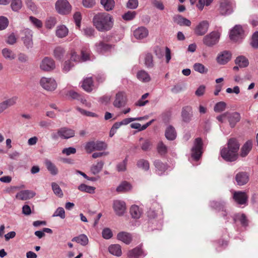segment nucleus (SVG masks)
Wrapping results in <instances>:
<instances>
[{
    "label": "nucleus",
    "mask_w": 258,
    "mask_h": 258,
    "mask_svg": "<svg viewBox=\"0 0 258 258\" xmlns=\"http://www.w3.org/2000/svg\"><path fill=\"white\" fill-rule=\"evenodd\" d=\"M93 24L98 31L106 32L112 29L114 20L110 14L105 12H101L97 13L94 16Z\"/></svg>",
    "instance_id": "nucleus-1"
},
{
    "label": "nucleus",
    "mask_w": 258,
    "mask_h": 258,
    "mask_svg": "<svg viewBox=\"0 0 258 258\" xmlns=\"http://www.w3.org/2000/svg\"><path fill=\"white\" fill-rule=\"evenodd\" d=\"M239 146V144L236 139L234 138L229 139L227 143V148L224 147L221 150L220 154L222 158L226 161H235L238 157L237 152Z\"/></svg>",
    "instance_id": "nucleus-2"
},
{
    "label": "nucleus",
    "mask_w": 258,
    "mask_h": 258,
    "mask_svg": "<svg viewBox=\"0 0 258 258\" xmlns=\"http://www.w3.org/2000/svg\"><path fill=\"white\" fill-rule=\"evenodd\" d=\"M220 36V31H213L204 37L203 43L208 47H212L218 43Z\"/></svg>",
    "instance_id": "nucleus-3"
},
{
    "label": "nucleus",
    "mask_w": 258,
    "mask_h": 258,
    "mask_svg": "<svg viewBox=\"0 0 258 258\" xmlns=\"http://www.w3.org/2000/svg\"><path fill=\"white\" fill-rule=\"evenodd\" d=\"M55 7L57 12L60 15H68L72 10V6L67 0H57Z\"/></svg>",
    "instance_id": "nucleus-4"
},
{
    "label": "nucleus",
    "mask_w": 258,
    "mask_h": 258,
    "mask_svg": "<svg viewBox=\"0 0 258 258\" xmlns=\"http://www.w3.org/2000/svg\"><path fill=\"white\" fill-rule=\"evenodd\" d=\"M40 85L44 89L51 92L54 91L57 87L55 80L51 77H42L40 80Z\"/></svg>",
    "instance_id": "nucleus-5"
},
{
    "label": "nucleus",
    "mask_w": 258,
    "mask_h": 258,
    "mask_svg": "<svg viewBox=\"0 0 258 258\" xmlns=\"http://www.w3.org/2000/svg\"><path fill=\"white\" fill-rule=\"evenodd\" d=\"M203 142L201 138H197L191 149V157L195 160H198L201 157L203 151Z\"/></svg>",
    "instance_id": "nucleus-6"
},
{
    "label": "nucleus",
    "mask_w": 258,
    "mask_h": 258,
    "mask_svg": "<svg viewBox=\"0 0 258 258\" xmlns=\"http://www.w3.org/2000/svg\"><path fill=\"white\" fill-rule=\"evenodd\" d=\"M244 31L240 25H236L231 31L230 38L234 42H240L244 37Z\"/></svg>",
    "instance_id": "nucleus-7"
},
{
    "label": "nucleus",
    "mask_w": 258,
    "mask_h": 258,
    "mask_svg": "<svg viewBox=\"0 0 258 258\" xmlns=\"http://www.w3.org/2000/svg\"><path fill=\"white\" fill-rule=\"evenodd\" d=\"M22 40L25 47L27 49L32 48L33 46V31L28 29H25L22 31Z\"/></svg>",
    "instance_id": "nucleus-8"
},
{
    "label": "nucleus",
    "mask_w": 258,
    "mask_h": 258,
    "mask_svg": "<svg viewBox=\"0 0 258 258\" xmlns=\"http://www.w3.org/2000/svg\"><path fill=\"white\" fill-rule=\"evenodd\" d=\"M127 101L125 93L124 92H118L115 95L113 105L115 108H120L125 106Z\"/></svg>",
    "instance_id": "nucleus-9"
},
{
    "label": "nucleus",
    "mask_w": 258,
    "mask_h": 258,
    "mask_svg": "<svg viewBox=\"0 0 258 258\" xmlns=\"http://www.w3.org/2000/svg\"><path fill=\"white\" fill-rule=\"evenodd\" d=\"M39 67L43 71L50 72L55 68V63L52 58L45 57L41 61Z\"/></svg>",
    "instance_id": "nucleus-10"
},
{
    "label": "nucleus",
    "mask_w": 258,
    "mask_h": 258,
    "mask_svg": "<svg viewBox=\"0 0 258 258\" xmlns=\"http://www.w3.org/2000/svg\"><path fill=\"white\" fill-rule=\"evenodd\" d=\"M112 45L100 40L95 43L94 46V50L98 53L104 54L111 50Z\"/></svg>",
    "instance_id": "nucleus-11"
},
{
    "label": "nucleus",
    "mask_w": 258,
    "mask_h": 258,
    "mask_svg": "<svg viewBox=\"0 0 258 258\" xmlns=\"http://www.w3.org/2000/svg\"><path fill=\"white\" fill-rule=\"evenodd\" d=\"M209 27V23L207 20L200 22L194 29L195 33L197 36H203L208 31Z\"/></svg>",
    "instance_id": "nucleus-12"
},
{
    "label": "nucleus",
    "mask_w": 258,
    "mask_h": 258,
    "mask_svg": "<svg viewBox=\"0 0 258 258\" xmlns=\"http://www.w3.org/2000/svg\"><path fill=\"white\" fill-rule=\"evenodd\" d=\"M113 208L117 215L122 216L126 211V205L122 201L115 200L113 202Z\"/></svg>",
    "instance_id": "nucleus-13"
},
{
    "label": "nucleus",
    "mask_w": 258,
    "mask_h": 258,
    "mask_svg": "<svg viewBox=\"0 0 258 258\" xmlns=\"http://www.w3.org/2000/svg\"><path fill=\"white\" fill-rule=\"evenodd\" d=\"M233 11V6L228 0H224L221 2L219 12L222 15L230 14Z\"/></svg>",
    "instance_id": "nucleus-14"
},
{
    "label": "nucleus",
    "mask_w": 258,
    "mask_h": 258,
    "mask_svg": "<svg viewBox=\"0 0 258 258\" xmlns=\"http://www.w3.org/2000/svg\"><path fill=\"white\" fill-rule=\"evenodd\" d=\"M133 35L136 39L138 40H142L148 36L149 30L145 27H139L134 31Z\"/></svg>",
    "instance_id": "nucleus-15"
},
{
    "label": "nucleus",
    "mask_w": 258,
    "mask_h": 258,
    "mask_svg": "<svg viewBox=\"0 0 258 258\" xmlns=\"http://www.w3.org/2000/svg\"><path fill=\"white\" fill-rule=\"evenodd\" d=\"M193 116L192 109L190 106H186L182 108L181 111V118L183 122H189Z\"/></svg>",
    "instance_id": "nucleus-16"
},
{
    "label": "nucleus",
    "mask_w": 258,
    "mask_h": 258,
    "mask_svg": "<svg viewBox=\"0 0 258 258\" xmlns=\"http://www.w3.org/2000/svg\"><path fill=\"white\" fill-rule=\"evenodd\" d=\"M17 97L13 96L10 98L0 102V114L3 113L9 107H11L16 104Z\"/></svg>",
    "instance_id": "nucleus-17"
},
{
    "label": "nucleus",
    "mask_w": 258,
    "mask_h": 258,
    "mask_svg": "<svg viewBox=\"0 0 258 258\" xmlns=\"http://www.w3.org/2000/svg\"><path fill=\"white\" fill-rule=\"evenodd\" d=\"M226 118L228 119L229 125L231 127H234L235 124L240 121V115L237 112H226Z\"/></svg>",
    "instance_id": "nucleus-18"
},
{
    "label": "nucleus",
    "mask_w": 258,
    "mask_h": 258,
    "mask_svg": "<svg viewBox=\"0 0 258 258\" xmlns=\"http://www.w3.org/2000/svg\"><path fill=\"white\" fill-rule=\"evenodd\" d=\"M35 192L30 190H21L16 195V198L19 200L26 201L33 198L35 196Z\"/></svg>",
    "instance_id": "nucleus-19"
},
{
    "label": "nucleus",
    "mask_w": 258,
    "mask_h": 258,
    "mask_svg": "<svg viewBox=\"0 0 258 258\" xmlns=\"http://www.w3.org/2000/svg\"><path fill=\"white\" fill-rule=\"evenodd\" d=\"M231 53L228 51H224L219 54L217 60L219 64H225L231 59Z\"/></svg>",
    "instance_id": "nucleus-20"
},
{
    "label": "nucleus",
    "mask_w": 258,
    "mask_h": 258,
    "mask_svg": "<svg viewBox=\"0 0 258 258\" xmlns=\"http://www.w3.org/2000/svg\"><path fill=\"white\" fill-rule=\"evenodd\" d=\"M248 197L246 194L242 191L235 192L233 194V199L235 201L240 205L246 203Z\"/></svg>",
    "instance_id": "nucleus-21"
},
{
    "label": "nucleus",
    "mask_w": 258,
    "mask_h": 258,
    "mask_svg": "<svg viewBox=\"0 0 258 258\" xmlns=\"http://www.w3.org/2000/svg\"><path fill=\"white\" fill-rule=\"evenodd\" d=\"M144 253L141 246H137L130 250L127 252V256L129 258H139L141 256H145Z\"/></svg>",
    "instance_id": "nucleus-22"
},
{
    "label": "nucleus",
    "mask_w": 258,
    "mask_h": 258,
    "mask_svg": "<svg viewBox=\"0 0 258 258\" xmlns=\"http://www.w3.org/2000/svg\"><path fill=\"white\" fill-rule=\"evenodd\" d=\"M235 179L237 184L239 185H243L248 181L249 176L246 172H239L236 175Z\"/></svg>",
    "instance_id": "nucleus-23"
},
{
    "label": "nucleus",
    "mask_w": 258,
    "mask_h": 258,
    "mask_svg": "<svg viewBox=\"0 0 258 258\" xmlns=\"http://www.w3.org/2000/svg\"><path fill=\"white\" fill-rule=\"evenodd\" d=\"M83 89L87 92H91L95 88L92 77H88L84 79L82 85Z\"/></svg>",
    "instance_id": "nucleus-24"
},
{
    "label": "nucleus",
    "mask_w": 258,
    "mask_h": 258,
    "mask_svg": "<svg viewBox=\"0 0 258 258\" xmlns=\"http://www.w3.org/2000/svg\"><path fill=\"white\" fill-rule=\"evenodd\" d=\"M59 132L62 139H68L74 137L75 135L74 130L66 127L59 128Z\"/></svg>",
    "instance_id": "nucleus-25"
},
{
    "label": "nucleus",
    "mask_w": 258,
    "mask_h": 258,
    "mask_svg": "<svg viewBox=\"0 0 258 258\" xmlns=\"http://www.w3.org/2000/svg\"><path fill=\"white\" fill-rule=\"evenodd\" d=\"M69 33V29L64 25H58L55 30V35L59 38L66 37Z\"/></svg>",
    "instance_id": "nucleus-26"
},
{
    "label": "nucleus",
    "mask_w": 258,
    "mask_h": 258,
    "mask_svg": "<svg viewBox=\"0 0 258 258\" xmlns=\"http://www.w3.org/2000/svg\"><path fill=\"white\" fill-rule=\"evenodd\" d=\"M117 239L126 244H129L132 241V236L130 233L122 231L117 234Z\"/></svg>",
    "instance_id": "nucleus-27"
},
{
    "label": "nucleus",
    "mask_w": 258,
    "mask_h": 258,
    "mask_svg": "<svg viewBox=\"0 0 258 258\" xmlns=\"http://www.w3.org/2000/svg\"><path fill=\"white\" fill-rule=\"evenodd\" d=\"M252 147V142L251 140L247 141L241 148L240 156L242 157H246Z\"/></svg>",
    "instance_id": "nucleus-28"
},
{
    "label": "nucleus",
    "mask_w": 258,
    "mask_h": 258,
    "mask_svg": "<svg viewBox=\"0 0 258 258\" xmlns=\"http://www.w3.org/2000/svg\"><path fill=\"white\" fill-rule=\"evenodd\" d=\"M144 63L148 69H151L154 67L153 56L151 53H148L145 54L144 56Z\"/></svg>",
    "instance_id": "nucleus-29"
},
{
    "label": "nucleus",
    "mask_w": 258,
    "mask_h": 258,
    "mask_svg": "<svg viewBox=\"0 0 258 258\" xmlns=\"http://www.w3.org/2000/svg\"><path fill=\"white\" fill-rule=\"evenodd\" d=\"M173 21L180 26H190L191 25L190 20L179 15H176L173 17Z\"/></svg>",
    "instance_id": "nucleus-30"
},
{
    "label": "nucleus",
    "mask_w": 258,
    "mask_h": 258,
    "mask_svg": "<svg viewBox=\"0 0 258 258\" xmlns=\"http://www.w3.org/2000/svg\"><path fill=\"white\" fill-rule=\"evenodd\" d=\"M165 136L168 140L173 141L176 138V132L174 127L168 126L165 132Z\"/></svg>",
    "instance_id": "nucleus-31"
},
{
    "label": "nucleus",
    "mask_w": 258,
    "mask_h": 258,
    "mask_svg": "<svg viewBox=\"0 0 258 258\" xmlns=\"http://www.w3.org/2000/svg\"><path fill=\"white\" fill-rule=\"evenodd\" d=\"M137 77L138 80L144 83H147L151 81V77L147 72L141 70L138 72Z\"/></svg>",
    "instance_id": "nucleus-32"
},
{
    "label": "nucleus",
    "mask_w": 258,
    "mask_h": 258,
    "mask_svg": "<svg viewBox=\"0 0 258 258\" xmlns=\"http://www.w3.org/2000/svg\"><path fill=\"white\" fill-rule=\"evenodd\" d=\"M115 4L114 0H100V4L107 12L113 10L115 7Z\"/></svg>",
    "instance_id": "nucleus-33"
},
{
    "label": "nucleus",
    "mask_w": 258,
    "mask_h": 258,
    "mask_svg": "<svg viewBox=\"0 0 258 258\" xmlns=\"http://www.w3.org/2000/svg\"><path fill=\"white\" fill-rule=\"evenodd\" d=\"M2 54L4 58L9 60H12L16 57L14 52L8 48H3L2 50Z\"/></svg>",
    "instance_id": "nucleus-34"
},
{
    "label": "nucleus",
    "mask_w": 258,
    "mask_h": 258,
    "mask_svg": "<svg viewBox=\"0 0 258 258\" xmlns=\"http://www.w3.org/2000/svg\"><path fill=\"white\" fill-rule=\"evenodd\" d=\"M65 53V49L60 46H56L53 50V56L58 60H61L64 56Z\"/></svg>",
    "instance_id": "nucleus-35"
},
{
    "label": "nucleus",
    "mask_w": 258,
    "mask_h": 258,
    "mask_svg": "<svg viewBox=\"0 0 258 258\" xmlns=\"http://www.w3.org/2000/svg\"><path fill=\"white\" fill-rule=\"evenodd\" d=\"M72 241L76 242L83 246H85L88 244L89 240L88 237L84 234L79 235L78 236L74 237L72 239Z\"/></svg>",
    "instance_id": "nucleus-36"
},
{
    "label": "nucleus",
    "mask_w": 258,
    "mask_h": 258,
    "mask_svg": "<svg viewBox=\"0 0 258 258\" xmlns=\"http://www.w3.org/2000/svg\"><path fill=\"white\" fill-rule=\"evenodd\" d=\"M104 162L102 161L98 162L96 164H93L90 167V172L93 175L98 174L102 169Z\"/></svg>",
    "instance_id": "nucleus-37"
},
{
    "label": "nucleus",
    "mask_w": 258,
    "mask_h": 258,
    "mask_svg": "<svg viewBox=\"0 0 258 258\" xmlns=\"http://www.w3.org/2000/svg\"><path fill=\"white\" fill-rule=\"evenodd\" d=\"M108 250L111 254L117 256L122 254L121 246L119 244H111L109 246Z\"/></svg>",
    "instance_id": "nucleus-38"
},
{
    "label": "nucleus",
    "mask_w": 258,
    "mask_h": 258,
    "mask_svg": "<svg viewBox=\"0 0 258 258\" xmlns=\"http://www.w3.org/2000/svg\"><path fill=\"white\" fill-rule=\"evenodd\" d=\"M210 206L217 210L220 211L221 210L222 211V214L224 217H225L228 214V213L226 211L224 210V205L223 203H219L216 201H212L210 203Z\"/></svg>",
    "instance_id": "nucleus-39"
},
{
    "label": "nucleus",
    "mask_w": 258,
    "mask_h": 258,
    "mask_svg": "<svg viewBox=\"0 0 258 258\" xmlns=\"http://www.w3.org/2000/svg\"><path fill=\"white\" fill-rule=\"evenodd\" d=\"M130 214L133 218L138 219L141 217L142 211L138 206L133 205L130 208Z\"/></svg>",
    "instance_id": "nucleus-40"
},
{
    "label": "nucleus",
    "mask_w": 258,
    "mask_h": 258,
    "mask_svg": "<svg viewBox=\"0 0 258 258\" xmlns=\"http://www.w3.org/2000/svg\"><path fill=\"white\" fill-rule=\"evenodd\" d=\"M235 62L240 68H245L248 66L249 61L248 59L243 55H240L236 57Z\"/></svg>",
    "instance_id": "nucleus-41"
},
{
    "label": "nucleus",
    "mask_w": 258,
    "mask_h": 258,
    "mask_svg": "<svg viewBox=\"0 0 258 258\" xmlns=\"http://www.w3.org/2000/svg\"><path fill=\"white\" fill-rule=\"evenodd\" d=\"M45 165L51 174L55 175L58 173V169L56 166L49 160H45Z\"/></svg>",
    "instance_id": "nucleus-42"
},
{
    "label": "nucleus",
    "mask_w": 258,
    "mask_h": 258,
    "mask_svg": "<svg viewBox=\"0 0 258 258\" xmlns=\"http://www.w3.org/2000/svg\"><path fill=\"white\" fill-rule=\"evenodd\" d=\"M154 165L158 172V174L159 175L162 174L167 169V165L159 160L155 161Z\"/></svg>",
    "instance_id": "nucleus-43"
},
{
    "label": "nucleus",
    "mask_w": 258,
    "mask_h": 258,
    "mask_svg": "<svg viewBox=\"0 0 258 258\" xmlns=\"http://www.w3.org/2000/svg\"><path fill=\"white\" fill-rule=\"evenodd\" d=\"M233 220L235 222L237 221H240L241 224L243 226H246L248 225V220L243 214H237L233 217Z\"/></svg>",
    "instance_id": "nucleus-44"
},
{
    "label": "nucleus",
    "mask_w": 258,
    "mask_h": 258,
    "mask_svg": "<svg viewBox=\"0 0 258 258\" xmlns=\"http://www.w3.org/2000/svg\"><path fill=\"white\" fill-rule=\"evenodd\" d=\"M52 190L54 194L59 198H62L63 196V192L59 185L56 182H52L51 184Z\"/></svg>",
    "instance_id": "nucleus-45"
},
{
    "label": "nucleus",
    "mask_w": 258,
    "mask_h": 258,
    "mask_svg": "<svg viewBox=\"0 0 258 258\" xmlns=\"http://www.w3.org/2000/svg\"><path fill=\"white\" fill-rule=\"evenodd\" d=\"M132 188L131 184L127 181L121 182L117 187L116 190L118 192H125L131 190Z\"/></svg>",
    "instance_id": "nucleus-46"
},
{
    "label": "nucleus",
    "mask_w": 258,
    "mask_h": 258,
    "mask_svg": "<svg viewBox=\"0 0 258 258\" xmlns=\"http://www.w3.org/2000/svg\"><path fill=\"white\" fill-rule=\"evenodd\" d=\"M194 70L200 74H206L208 72V70L203 64L197 62L193 65Z\"/></svg>",
    "instance_id": "nucleus-47"
},
{
    "label": "nucleus",
    "mask_w": 258,
    "mask_h": 258,
    "mask_svg": "<svg viewBox=\"0 0 258 258\" xmlns=\"http://www.w3.org/2000/svg\"><path fill=\"white\" fill-rule=\"evenodd\" d=\"M11 7L13 11L18 12L22 7V0H12Z\"/></svg>",
    "instance_id": "nucleus-48"
},
{
    "label": "nucleus",
    "mask_w": 258,
    "mask_h": 258,
    "mask_svg": "<svg viewBox=\"0 0 258 258\" xmlns=\"http://www.w3.org/2000/svg\"><path fill=\"white\" fill-rule=\"evenodd\" d=\"M140 140H143V142L141 145V149L143 151H147L151 149L152 144L149 140H143V139L141 138Z\"/></svg>",
    "instance_id": "nucleus-49"
},
{
    "label": "nucleus",
    "mask_w": 258,
    "mask_h": 258,
    "mask_svg": "<svg viewBox=\"0 0 258 258\" xmlns=\"http://www.w3.org/2000/svg\"><path fill=\"white\" fill-rule=\"evenodd\" d=\"M75 66V64L70 60L65 61L62 65V71L64 73H68L72 68Z\"/></svg>",
    "instance_id": "nucleus-50"
},
{
    "label": "nucleus",
    "mask_w": 258,
    "mask_h": 258,
    "mask_svg": "<svg viewBox=\"0 0 258 258\" xmlns=\"http://www.w3.org/2000/svg\"><path fill=\"white\" fill-rule=\"evenodd\" d=\"M137 165L139 168L145 171L148 170L150 167L149 162L143 159L139 160L137 161Z\"/></svg>",
    "instance_id": "nucleus-51"
},
{
    "label": "nucleus",
    "mask_w": 258,
    "mask_h": 258,
    "mask_svg": "<svg viewBox=\"0 0 258 258\" xmlns=\"http://www.w3.org/2000/svg\"><path fill=\"white\" fill-rule=\"evenodd\" d=\"M90 50L89 48L84 47L81 50V61H87L90 60Z\"/></svg>",
    "instance_id": "nucleus-52"
},
{
    "label": "nucleus",
    "mask_w": 258,
    "mask_h": 258,
    "mask_svg": "<svg viewBox=\"0 0 258 258\" xmlns=\"http://www.w3.org/2000/svg\"><path fill=\"white\" fill-rule=\"evenodd\" d=\"M226 106L227 104L225 102L220 101L215 105L214 110L216 112H221L225 110Z\"/></svg>",
    "instance_id": "nucleus-53"
},
{
    "label": "nucleus",
    "mask_w": 258,
    "mask_h": 258,
    "mask_svg": "<svg viewBox=\"0 0 258 258\" xmlns=\"http://www.w3.org/2000/svg\"><path fill=\"white\" fill-rule=\"evenodd\" d=\"M78 189L81 191L92 194L94 192L95 188L93 186H89L85 184H81L78 186Z\"/></svg>",
    "instance_id": "nucleus-54"
},
{
    "label": "nucleus",
    "mask_w": 258,
    "mask_h": 258,
    "mask_svg": "<svg viewBox=\"0 0 258 258\" xmlns=\"http://www.w3.org/2000/svg\"><path fill=\"white\" fill-rule=\"evenodd\" d=\"M136 15L137 13L135 11H128L122 16V18L125 21H131L133 20Z\"/></svg>",
    "instance_id": "nucleus-55"
},
{
    "label": "nucleus",
    "mask_w": 258,
    "mask_h": 258,
    "mask_svg": "<svg viewBox=\"0 0 258 258\" xmlns=\"http://www.w3.org/2000/svg\"><path fill=\"white\" fill-rule=\"evenodd\" d=\"M25 4L27 8L36 13L37 12V7L32 0H25Z\"/></svg>",
    "instance_id": "nucleus-56"
},
{
    "label": "nucleus",
    "mask_w": 258,
    "mask_h": 258,
    "mask_svg": "<svg viewBox=\"0 0 258 258\" xmlns=\"http://www.w3.org/2000/svg\"><path fill=\"white\" fill-rule=\"evenodd\" d=\"M29 21L34 27L38 29L41 28L42 27L43 24L41 21L34 17L30 16L29 17Z\"/></svg>",
    "instance_id": "nucleus-57"
},
{
    "label": "nucleus",
    "mask_w": 258,
    "mask_h": 258,
    "mask_svg": "<svg viewBox=\"0 0 258 258\" xmlns=\"http://www.w3.org/2000/svg\"><path fill=\"white\" fill-rule=\"evenodd\" d=\"M56 20L54 17L48 18L45 22V26L47 29H52L56 24Z\"/></svg>",
    "instance_id": "nucleus-58"
},
{
    "label": "nucleus",
    "mask_w": 258,
    "mask_h": 258,
    "mask_svg": "<svg viewBox=\"0 0 258 258\" xmlns=\"http://www.w3.org/2000/svg\"><path fill=\"white\" fill-rule=\"evenodd\" d=\"M70 60L76 63L82 61L81 57L74 50H71L70 52Z\"/></svg>",
    "instance_id": "nucleus-59"
},
{
    "label": "nucleus",
    "mask_w": 258,
    "mask_h": 258,
    "mask_svg": "<svg viewBox=\"0 0 258 258\" xmlns=\"http://www.w3.org/2000/svg\"><path fill=\"white\" fill-rule=\"evenodd\" d=\"M95 148L94 151H101L104 150L107 148V144L104 142L101 141H96L95 142Z\"/></svg>",
    "instance_id": "nucleus-60"
},
{
    "label": "nucleus",
    "mask_w": 258,
    "mask_h": 258,
    "mask_svg": "<svg viewBox=\"0 0 258 258\" xmlns=\"http://www.w3.org/2000/svg\"><path fill=\"white\" fill-rule=\"evenodd\" d=\"M157 151L161 155H164L167 152V147L162 142H160L157 145Z\"/></svg>",
    "instance_id": "nucleus-61"
},
{
    "label": "nucleus",
    "mask_w": 258,
    "mask_h": 258,
    "mask_svg": "<svg viewBox=\"0 0 258 258\" xmlns=\"http://www.w3.org/2000/svg\"><path fill=\"white\" fill-rule=\"evenodd\" d=\"M65 211L63 208L58 207L52 215V217H59L61 219L65 218Z\"/></svg>",
    "instance_id": "nucleus-62"
},
{
    "label": "nucleus",
    "mask_w": 258,
    "mask_h": 258,
    "mask_svg": "<svg viewBox=\"0 0 258 258\" xmlns=\"http://www.w3.org/2000/svg\"><path fill=\"white\" fill-rule=\"evenodd\" d=\"M82 32L85 36L91 37L94 36L95 30L92 27H89L83 28Z\"/></svg>",
    "instance_id": "nucleus-63"
},
{
    "label": "nucleus",
    "mask_w": 258,
    "mask_h": 258,
    "mask_svg": "<svg viewBox=\"0 0 258 258\" xmlns=\"http://www.w3.org/2000/svg\"><path fill=\"white\" fill-rule=\"evenodd\" d=\"M102 236L105 239H110L113 236L111 230L109 228L103 229L102 232Z\"/></svg>",
    "instance_id": "nucleus-64"
}]
</instances>
